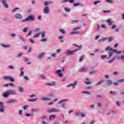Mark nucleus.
Here are the masks:
<instances>
[{"label":"nucleus","mask_w":124,"mask_h":124,"mask_svg":"<svg viewBox=\"0 0 124 124\" xmlns=\"http://www.w3.org/2000/svg\"><path fill=\"white\" fill-rule=\"evenodd\" d=\"M79 50H80V49H76L73 51L67 50L65 52V54H66V55H67L68 56H71V55H73L74 54V53H76V52L79 51Z\"/></svg>","instance_id":"obj_1"},{"label":"nucleus","mask_w":124,"mask_h":124,"mask_svg":"<svg viewBox=\"0 0 124 124\" xmlns=\"http://www.w3.org/2000/svg\"><path fill=\"white\" fill-rule=\"evenodd\" d=\"M47 112L48 113H53L54 112L59 113V112H60V109H57L56 108H52L51 109L48 110Z\"/></svg>","instance_id":"obj_2"},{"label":"nucleus","mask_w":124,"mask_h":124,"mask_svg":"<svg viewBox=\"0 0 124 124\" xmlns=\"http://www.w3.org/2000/svg\"><path fill=\"white\" fill-rule=\"evenodd\" d=\"M108 50V54H109V57H112L113 55V51H112V48L109 47V46L107 47L106 49V51H107Z\"/></svg>","instance_id":"obj_3"},{"label":"nucleus","mask_w":124,"mask_h":124,"mask_svg":"<svg viewBox=\"0 0 124 124\" xmlns=\"http://www.w3.org/2000/svg\"><path fill=\"white\" fill-rule=\"evenodd\" d=\"M64 71V68H62V69L60 70H58L56 71V73H57V74H58V76H59V77H62V76H63V74L61 73L62 72V71Z\"/></svg>","instance_id":"obj_4"},{"label":"nucleus","mask_w":124,"mask_h":124,"mask_svg":"<svg viewBox=\"0 0 124 124\" xmlns=\"http://www.w3.org/2000/svg\"><path fill=\"white\" fill-rule=\"evenodd\" d=\"M35 18L33 16H29L28 18H26V21H34Z\"/></svg>","instance_id":"obj_5"},{"label":"nucleus","mask_w":124,"mask_h":124,"mask_svg":"<svg viewBox=\"0 0 124 124\" xmlns=\"http://www.w3.org/2000/svg\"><path fill=\"white\" fill-rule=\"evenodd\" d=\"M76 85H77V81H75L74 84L71 83L69 84L67 87V88H69L73 86V89H75V86H76Z\"/></svg>","instance_id":"obj_6"},{"label":"nucleus","mask_w":124,"mask_h":124,"mask_svg":"<svg viewBox=\"0 0 124 124\" xmlns=\"http://www.w3.org/2000/svg\"><path fill=\"white\" fill-rule=\"evenodd\" d=\"M50 11V10H49L48 7H46L44 9V12L45 14H48Z\"/></svg>","instance_id":"obj_7"},{"label":"nucleus","mask_w":124,"mask_h":124,"mask_svg":"<svg viewBox=\"0 0 124 124\" xmlns=\"http://www.w3.org/2000/svg\"><path fill=\"white\" fill-rule=\"evenodd\" d=\"M22 15L19 13H17L15 15V18L16 19H22Z\"/></svg>","instance_id":"obj_8"},{"label":"nucleus","mask_w":124,"mask_h":124,"mask_svg":"<svg viewBox=\"0 0 124 124\" xmlns=\"http://www.w3.org/2000/svg\"><path fill=\"white\" fill-rule=\"evenodd\" d=\"M2 4H4V6L6 8H8V7H9V6H8V4L6 3V0H2Z\"/></svg>","instance_id":"obj_9"},{"label":"nucleus","mask_w":124,"mask_h":124,"mask_svg":"<svg viewBox=\"0 0 124 124\" xmlns=\"http://www.w3.org/2000/svg\"><path fill=\"white\" fill-rule=\"evenodd\" d=\"M8 93H9V94H16V91H15V90H10L8 91Z\"/></svg>","instance_id":"obj_10"},{"label":"nucleus","mask_w":124,"mask_h":124,"mask_svg":"<svg viewBox=\"0 0 124 124\" xmlns=\"http://www.w3.org/2000/svg\"><path fill=\"white\" fill-rule=\"evenodd\" d=\"M86 81H84L85 84L86 85H91L92 84V82L90 81V79L88 78H85Z\"/></svg>","instance_id":"obj_11"},{"label":"nucleus","mask_w":124,"mask_h":124,"mask_svg":"<svg viewBox=\"0 0 124 124\" xmlns=\"http://www.w3.org/2000/svg\"><path fill=\"white\" fill-rule=\"evenodd\" d=\"M112 84H113V81H111V80H108L107 81V86H111V85H112Z\"/></svg>","instance_id":"obj_12"},{"label":"nucleus","mask_w":124,"mask_h":124,"mask_svg":"<svg viewBox=\"0 0 124 124\" xmlns=\"http://www.w3.org/2000/svg\"><path fill=\"white\" fill-rule=\"evenodd\" d=\"M17 100H15V99H13V100H11L8 102H7V103H8L9 104L10 103H16V102H17Z\"/></svg>","instance_id":"obj_13"},{"label":"nucleus","mask_w":124,"mask_h":124,"mask_svg":"<svg viewBox=\"0 0 124 124\" xmlns=\"http://www.w3.org/2000/svg\"><path fill=\"white\" fill-rule=\"evenodd\" d=\"M41 100L43 101H48V100H50V98L45 97H42Z\"/></svg>","instance_id":"obj_14"},{"label":"nucleus","mask_w":124,"mask_h":124,"mask_svg":"<svg viewBox=\"0 0 124 124\" xmlns=\"http://www.w3.org/2000/svg\"><path fill=\"white\" fill-rule=\"evenodd\" d=\"M8 95H9V93H8V91L6 92L5 93L3 94V97H8Z\"/></svg>","instance_id":"obj_15"},{"label":"nucleus","mask_w":124,"mask_h":124,"mask_svg":"<svg viewBox=\"0 0 124 124\" xmlns=\"http://www.w3.org/2000/svg\"><path fill=\"white\" fill-rule=\"evenodd\" d=\"M56 85V82H53L52 83H46V86H49L50 87H52L53 86H55Z\"/></svg>","instance_id":"obj_16"},{"label":"nucleus","mask_w":124,"mask_h":124,"mask_svg":"<svg viewBox=\"0 0 124 124\" xmlns=\"http://www.w3.org/2000/svg\"><path fill=\"white\" fill-rule=\"evenodd\" d=\"M44 56H45V52H43L40 54V55L38 56V58L39 59H42Z\"/></svg>","instance_id":"obj_17"},{"label":"nucleus","mask_w":124,"mask_h":124,"mask_svg":"<svg viewBox=\"0 0 124 124\" xmlns=\"http://www.w3.org/2000/svg\"><path fill=\"white\" fill-rule=\"evenodd\" d=\"M42 32H40L38 33L35 34L34 36H33V38H37V37H39V36L40 35V34H42Z\"/></svg>","instance_id":"obj_18"},{"label":"nucleus","mask_w":124,"mask_h":124,"mask_svg":"<svg viewBox=\"0 0 124 124\" xmlns=\"http://www.w3.org/2000/svg\"><path fill=\"white\" fill-rule=\"evenodd\" d=\"M37 100V98L35 99H30L28 100V101H30V102H35Z\"/></svg>","instance_id":"obj_19"},{"label":"nucleus","mask_w":124,"mask_h":124,"mask_svg":"<svg viewBox=\"0 0 124 124\" xmlns=\"http://www.w3.org/2000/svg\"><path fill=\"white\" fill-rule=\"evenodd\" d=\"M73 5L76 7V6H79V5H82V4H81V3L78 2V3H74Z\"/></svg>","instance_id":"obj_20"},{"label":"nucleus","mask_w":124,"mask_h":124,"mask_svg":"<svg viewBox=\"0 0 124 124\" xmlns=\"http://www.w3.org/2000/svg\"><path fill=\"white\" fill-rule=\"evenodd\" d=\"M19 9H20V8L16 7V8L14 9L12 11V13H14V12H16V11H17V10H19Z\"/></svg>","instance_id":"obj_21"},{"label":"nucleus","mask_w":124,"mask_h":124,"mask_svg":"<svg viewBox=\"0 0 124 124\" xmlns=\"http://www.w3.org/2000/svg\"><path fill=\"white\" fill-rule=\"evenodd\" d=\"M4 106L0 107V112H1V113L4 112Z\"/></svg>","instance_id":"obj_22"},{"label":"nucleus","mask_w":124,"mask_h":124,"mask_svg":"<svg viewBox=\"0 0 124 124\" xmlns=\"http://www.w3.org/2000/svg\"><path fill=\"white\" fill-rule=\"evenodd\" d=\"M107 23H108V25L109 26H111V25H112V24H113V21H111V20H110V19L107 20Z\"/></svg>","instance_id":"obj_23"},{"label":"nucleus","mask_w":124,"mask_h":124,"mask_svg":"<svg viewBox=\"0 0 124 124\" xmlns=\"http://www.w3.org/2000/svg\"><path fill=\"white\" fill-rule=\"evenodd\" d=\"M19 38L20 39H21V41H22V42H25V39H24V38H23V36H22L21 35H19Z\"/></svg>","instance_id":"obj_24"},{"label":"nucleus","mask_w":124,"mask_h":124,"mask_svg":"<svg viewBox=\"0 0 124 124\" xmlns=\"http://www.w3.org/2000/svg\"><path fill=\"white\" fill-rule=\"evenodd\" d=\"M80 72H86L87 71V69L86 68H83L79 70Z\"/></svg>","instance_id":"obj_25"},{"label":"nucleus","mask_w":124,"mask_h":124,"mask_svg":"<svg viewBox=\"0 0 124 124\" xmlns=\"http://www.w3.org/2000/svg\"><path fill=\"white\" fill-rule=\"evenodd\" d=\"M56 118V116L54 115H51L49 116V120H52V119H55Z\"/></svg>","instance_id":"obj_26"},{"label":"nucleus","mask_w":124,"mask_h":124,"mask_svg":"<svg viewBox=\"0 0 124 124\" xmlns=\"http://www.w3.org/2000/svg\"><path fill=\"white\" fill-rule=\"evenodd\" d=\"M31 111L32 113H33V112H38V109H37L36 108H32L31 109Z\"/></svg>","instance_id":"obj_27"},{"label":"nucleus","mask_w":124,"mask_h":124,"mask_svg":"<svg viewBox=\"0 0 124 124\" xmlns=\"http://www.w3.org/2000/svg\"><path fill=\"white\" fill-rule=\"evenodd\" d=\"M65 101H68V100H67V99L62 100L61 101L59 102V104H61Z\"/></svg>","instance_id":"obj_28"},{"label":"nucleus","mask_w":124,"mask_h":124,"mask_svg":"<svg viewBox=\"0 0 124 124\" xmlns=\"http://www.w3.org/2000/svg\"><path fill=\"white\" fill-rule=\"evenodd\" d=\"M64 10L65 11H66V12H70V9L67 8V7H65L64 8Z\"/></svg>","instance_id":"obj_29"},{"label":"nucleus","mask_w":124,"mask_h":124,"mask_svg":"<svg viewBox=\"0 0 124 124\" xmlns=\"http://www.w3.org/2000/svg\"><path fill=\"white\" fill-rule=\"evenodd\" d=\"M2 46L3 47H4L5 48H10V47H11V46H10V45H2Z\"/></svg>","instance_id":"obj_30"},{"label":"nucleus","mask_w":124,"mask_h":124,"mask_svg":"<svg viewBox=\"0 0 124 124\" xmlns=\"http://www.w3.org/2000/svg\"><path fill=\"white\" fill-rule=\"evenodd\" d=\"M60 32H62V33L63 34H64L65 33V31H64V30L60 29Z\"/></svg>","instance_id":"obj_31"},{"label":"nucleus","mask_w":124,"mask_h":124,"mask_svg":"<svg viewBox=\"0 0 124 124\" xmlns=\"http://www.w3.org/2000/svg\"><path fill=\"white\" fill-rule=\"evenodd\" d=\"M107 39H108V38H103V39H102V40H99V42H101V41H105V40H107Z\"/></svg>","instance_id":"obj_32"},{"label":"nucleus","mask_w":124,"mask_h":124,"mask_svg":"<svg viewBox=\"0 0 124 124\" xmlns=\"http://www.w3.org/2000/svg\"><path fill=\"white\" fill-rule=\"evenodd\" d=\"M24 71H21L20 77H23V76H24Z\"/></svg>","instance_id":"obj_33"},{"label":"nucleus","mask_w":124,"mask_h":124,"mask_svg":"<svg viewBox=\"0 0 124 124\" xmlns=\"http://www.w3.org/2000/svg\"><path fill=\"white\" fill-rule=\"evenodd\" d=\"M114 61H115V58H113L112 59L108 61V62L109 63H112V62H114Z\"/></svg>","instance_id":"obj_34"},{"label":"nucleus","mask_w":124,"mask_h":124,"mask_svg":"<svg viewBox=\"0 0 124 124\" xmlns=\"http://www.w3.org/2000/svg\"><path fill=\"white\" fill-rule=\"evenodd\" d=\"M46 36V35L45 34V32H43L42 33V38H44Z\"/></svg>","instance_id":"obj_35"},{"label":"nucleus","mask_w":124,"mask_h":124,"mask_svg":"<svg viewBox=\"0 0 124 124\" xmlns=\"http://www.w3.org/2000/svg\"><path fill=\"white\" fill-rule=\"evenodd\" d=\"M10 78V77L9 76H5L4 77V79L6 80H9Z\"/></svg>","instance_id":"obj_36"},{"label":"nucleus","mask_w":124,"mask_h":124,"mask_svg":"<svg viewBox=\"0 0 124 124\" xmlns=\"http://www.w3.org/2000/svg\"><path fill=\"white\" fill-rule=\"evenodd\" d=\"M22 56H23V53H20L18 54L17 57L19 58L20 57H22Z\"/></svg>","instance_id":"obj_37"},{"label":"nucleus","mask_w":124,"mask_h":124,"mask_svg":"<svg viewBox=\"0 0 124 124\" xmlns=\"http://www.w3.org/2000/svg\"><path fill=\"white\" fill-rule=\"evenodd\" d=\"M106 2H108L109 3H113V1H112V0H106Z\"/></svg>","instance_id":"obj_38"},{"label":"nucleus","mask_w":124,"mask_h":124,"mask_svg":"<svg viewBox=\"0 0 124 124\" xmlns=\"http://www.w3.org/2000/svg\"><path fill=\"white\" fill-rule=\"evenodd\" d=\"M41 41L42 42H46V41H47V39L46 38H44L41 40Z\"/></svg>","instance_id":"obj_39"},{"label":"nucleus","mask_w":124,"mask_h":124,"mask_svg":"<svg viewBox=\"0 0 124 124\" xmlns=\"http://www.w3.org/2000/svg\"><path fill=\"white\" fill-rule=\"evenodd\" d=\"M118 82H119L120 83H124V78H123L122 79H120L118 80Z\"/></svg>","instance_id":"obj_40"},{"label":"nucleus","mask_w":124,"mask_h":124,"mask_svg":"<svg viewBox=\"0 0 124 124\" xmlns=\"http://www.w3.org/2000/svg\"><path fill=\"white\" fill-rule=\"evenodd\" d=\"M82 93H86V94L88 93V94H91V93L88 91H83Z\"/></svg>","instance_id":"obj_41"},{"label":"nucleus","mask_w":124,"mask_h":124,"mask_svg":"<svg viewBox=\"0 0 124 124\" xmlns=\"http://www.w3.org/2000/svg\"><path fill=\"white\" fill-rule=\"evenodd\" d=\"M108 40L109 42H111V41H113V40H114V38L110 37L108 38Z\"/></svg>","instance_id":"obj_42"},{"label":"nucleus","mask_w":124,"mask_h":124,"mask_svg":"<svg viewBox=\"0 0 124 124\" xmlns=\"http://www.w3.org/2000/svg\"><path fill=\"white\" fill-rule=\"evenodd\" d=\"M103 81H101L99 82L98 83L96 84V86H98L99 85H100L101 84H102L103 83Z\"/></svg>","instance_id":"obj_43"},{"label":"nucleus","mask_w":124,"mask_h":124,"mask_svg":"<svg viewBox=\"0 0 124 124\" xmlns=\"http://www.w3.org/2000/svg\"><path fill=\"white\" fill-rule=\"evenodd\" d=\"M9 80H10L11 82H14V81H15V79H14L13 78H11V77H10Z\"/></svg>","instance_id":"obj_44"},{"label":"nucleus","mask_w":124,"mask_h":124,"mask_svg":"<svg viewBox=\"0 0 124 124\" xmlns=\"http://www.w3.org/2000/svg\"><path fill=\"white\" fill-rule=\"evenodd\" d=\"M112 52H114V53H116V54L118 53V50L117 49H113L111 50Z\"/></svg>","instance_id":"obj_45"},{"label":"nucleus","mask_w":124,"mask_h":124,"mask_svg":"<svg viewBox=\"0 0 124 124\" xmlns=\"http://www.w3.org/2000/svg\"><path fill=\"white\" fill-rule=\"evenodd\" d=\"M81 117H84L86 116V114L83 113L82 112H80Z\"/></svg>","instance_id":"obj_46"},{"label":"nucleus","mask_w":124,"mask_h":124,"mask_svg":"<svg viewBox=\"0 0 124 124\" xmlns=\"http://www.w3.org/2000/svg\"><path fill=\"white\" fill-rule=\"evenodd\" d=\"M106 57H107V55H102L101 56L102 60H104V59H105Z\"/></svg>","instance_id":"obj_47"},{"label":"nucleus","mask_w":124,"mask_h":124,"mask_svg":"<svg viewBox=\"0 0 124 124\" xmlns=\"http://www.w3.org/2000/svg\"><path fill=\"white\" fill-rule=\"evenodd\" d=\"M97 3H100V1H96L94 2L93 4L95 5L97 4Z\"/></svg>","instance_id":"obj_48"},{"label":"nucleus","mask_w":124,"mask_h":124,"mask_svg":"<svg viewBox=\"0 0 124 124\" xmlns=\"http://www.w3.org/2000/svg\"><path fill=\"white\" fill-rule=\"evenodd\" d=\"M23 91H24V88L22 87H20L19 88V92H20V93H22Z\"/></svg>","instance_id":"obj_49"},{"label":"nucleus","mask_w":124,"mask_h":124,"mask_svg":"<svg viewBox=\"0 0 124 124\" xmlns=\"http://www.w3.org/2000/svg\"><path fill=\"white\" fill-rule=\"evenodd\" d=\"M81 113H80V112H78L76 113V116H77V117H79Z\"/></svg>","instance_id":"obj_50"},{"label":"nucleus","mask_w":124,"mask_h":124,"mask_svg":"<svg viewBox=\"0 0 124 124\" xmlns=\"http://www.w3.org/2000/svg\"><path fill=\"white\" fill-rule=\"evenodd\" d=\"M19 115H20V116L23 115V110L22 109H20L19 110Z\"/></svg>","instance_id":"obj_51"},{"label":"nucleus","mask_w":124,"mask_h":124,"mask_svg":"<svg viewBox=\"0 0 124 124\" xmlns=\"http://www.w3.org/2000/svg\"><path fill=\"white\" fill-rule=\"evenodd\" d=\"M62 107H63V108L64 109H65V106H66V104H62Z\"/></svg>","instance_id":"obj_52"},{"label":"nucleus","mask_w":124,"mask_h":124,"mask_svg":"<svg viewBox=\"0 0 124 124\" xmlns=\"http://www.w3.org/2000/svg\"><path fill=\"white\" fill-rule=\"evenodd\" d=\"M93 73H95V71H91L89 73V74H90V75H93Z\"/></svg>","instance_id":"obj_53"},{"label":"nucleus","mask_w":124,"mask_h":124,"mask_svg":"<svg viewBox=\"0 0 124 124\" xmlns=\"http://www.w3.org/2000/svg\"><path fill=\"white\" fill-rule=\"evenodd\" d=\"M31 33H32V32H31V31H30L27 35V36H30V35H31Z\"/></svg>","instance_id":"obj_54"},{"label":"nucleus","mask_w":124,"mask_h":124,"mask_svg":"<svg viewBox=\"0 0 124 124\" xmlns=\"http://www.w3.org/2000/svg\"><path fill=\"white\" fill-rule=\"evenodd\" d=\"M27 31H28V28H26L23 29V32H27Z\"/></svg>","instance_id":"obj_55"},{"label":"nucleus","mask_w":124,"mask_h":124,"mask_svg":"<svg viewBox=\"0 0 124 124\" xmlns=\"http://www.w3.org/2000/svg\"><path fill=\"white\" fill-rule=\"evenodd\" d=\"M30 97H31V98H32V97H35V96H36V95L32 94V95H30Z\"/></svg>","instance_id":"obj_56"},{"label":"nucleus","mask_w":124,"mask_h":124,"mask_svg":"<svg viewBox=\"0 0 124 124\" xmlns=\"http://www.w3.org/2000/svg\"><path fill=\"white\" fill-rule=\"evenodd\" d=\"M45 5H46V6L49 5V2L46 1L45 2Z\"/></svg>","instance_id":"obj_57"},{"label":"nucleus","mask_w":124,"mask_h":124,"mask_svg":"<svg viewBox=\"0 0 124 124\" xmlns=\"http://www.w3.org/2000/svg\"><path fill=\"white\" fill-rule=\"evenodd\" d=\"M83 58H84V56H81L80 57V59H79V62H82Z\"/></svg>","instance_id":"obj_58"},{"label":"nucleus","mask_w":124,"mask_h":124,"mask_svg":"<svg viewBox=\"0 0 124 124\" xmlns=\"http://www.w3.org/2000/svg\"><path fill=\"white\" fill-rule=\"evenodd\" d=\"M30 41L31 43H32L33 44V43H34V41H33V40H32V39H30Z\"/></svg>","instance_id":"obj_59"},{"label":"nucleus","mask_w":124,"mask_h":124,"mask_svg":"<svg viewBox=\"0 0 124 124\" xmlns=\"http://www.w3.org/2000/svg\"><path fill=\"white\" fill-rule=\"evenodd\" d=\"M46 77L44 75H41V79H45Z\"/></svg>","instance_id":"obj_60"},{"label":"nucleus","mask_w":124,"mask_h":124,"mask_svg":"<svg viewBox=\"0 0 124 124\" xmlns=\"http://www.w3.org/2000/svg\"><path fill=\"white\" fill-rule=\"evenodd\" d=\"M9 86H10V84L9 83H7V84H6L4 85V87H9Z\"/></svg>","instance_id":"obj_61"},{"label":"nucleus","mask_w":124,"mask_h":124,"mask_svg":"<svg viewBox=\"0 0 124 124\" xmlns=\"http://www.w3.org/2000/svg\"><path fill=\"white\" fill-rule=\"evenodd\" d=\"M116 105H117V106L120 107V102L117 101L116 102Z\"/></svg>","instance_id":"obj_62"},{"label":"nucleus","mask_w":124,"mask_h":124,"mask_svg":"<svg viewBox=\"0 0 124 124\" xmlns=\"http://www.w3.org/2000/svg\"><path fill=\"white\" fill-rule=\"evenodd\" d=\"M56 55L57 54L56 53H53V54H52V57H53L54 58H55Z\"/></svg>","instance_id":"obj_63"},{"label":"nucleus","mask_w":124,"mask_h":124,"mask_svg":"<svg viewBox=\"0 0 124 124\" xmlns=\"http://www.w3.org/2000/svg\"><path fill=\"white\" fill-rule=\"evenodd\" d=\"M121 60H123V61H124V55H123L121 56Z\"/></svg>","instance_id":"obj_64"}]
</instances>
